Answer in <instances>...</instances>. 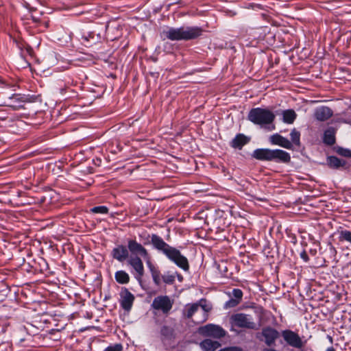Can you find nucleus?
<instances>
[{
    "label": "nucleus",
    "mask_w": 351,
    "mask_h": 351,
    "mask_svg": "<svg viewBox=\"0 0 351 351\" xmlns=\"http://www.w3.org/2000/svg\"><path fill=\"white\" fill-rule=\"evenodd\" d=\"M150 240L145 244H151L152 247L158 253L164 255L169 261L174 263L180 269L186 271L189 269V263L186 256L182 254L181 252L175 247L170 245L164 239L156 234H152L148 236Z\"/></svg>",
    "instance_id": "nucleus-1"
},
{
    "label": "nucleus",
    "mask_w": 351,
    "mask_h": 351,
    "mask_svg": "<svg viewBox=\"0 0 351 351\" xmlns=\"http://www.w3.org/2000/svg\"><path fill=\"white\" fill-rule=\"evenodd\" d=\"M203 29L198 26L167 27L162 32L163 40L171 41L191 40L198 38L203 34Z\"/></svg>",
    "instance_id": "nucleus-2"
},
{
    "label": "nucleus",
    "mask_w": 351,
    "mask_h": 351,
    "mask_svg": "<svg viewBox=\"0 0 351 351\" xmlns=\"http://www.w3.org/2000/svg\"><path fill=\"white\" fill-rule=\"evenodd\" d=\"M128 249L134 256L131 257L128 263L136 272V278L141 280L144 275V265L140 256L144 258H149L147 250L136 239L128 240Z\"/></svg>",
    "instance_id": "nucleus-3"
},
{
    "label": "nucleus",
    "mask_w": 351,
    "mask_h": 351,
    "mask_svg": "<svg viewBox=\"0 0 351 351\" xmlns=\"http://www.w3.org/2000/svg\"><path fill=\"white\" fill-rule=\"evenodd\" d=\"M252 156L261 161L288 164L291 162L290 154L280 149L258 148L253 151Z\"/></svg>",
    "instance_id": "nucleus-4"
},
{
    "label": "nucleus",
    "mask_w": 351,
    "mask_h": 351,
    "mask_svg": "<svg viewBox=\"0 0 351 351\" xmlns=\"http://www.w3.org/2000/svg\"><path fill=\"white\" fill-rule=\"evenodd\" d=\"M1 96H3V99L1 105L9 107L13 110L23 109L26 103H33L37 99V96L34 95L10 93L6 91L0 93Z\"/></svg>",
    "instance_id": "nucleus-5"
},
{
    "label": "nucleus",
    "mask_w": 351,
    "mask_h": 351,
    "mask_svg": "<svg viewBox=\"0 0 351 351\" xmlns=\"http://www.w3.org/2000/svg\"><path fill=\"white\" fill-rule=\"evenodd\" d=\"M275 114L267 108L260 107L252 108L247 114V120L261 126L271 124L275 119Z\"/></svg>",
    "instance_id": "nucleus-6"
},
{
    "label": "nucleus",
    "mask_w": 351,
    "mask_h": 351,
    "mask_svg": "<svg viewBox=\"0 0 351 351\" xmlns=\"http://www.w3.org/2000/svg\"><path fill=\"white\" fill-rule=\"evenodd\" d=\"M173 302L168 295H158L154 298L150 307L154 315L162 313L167 316L173 307Z\"/></svg>",
    "instance_id": "nucleus-7"
},
{
    "label": "nucleus",
    "mask_w": 351,
    "mask_h": 351,
    "mask_svg": "<svg viewBox=\"0 0 351 351\" xmlns=\"http://www.w3.org/2000/svg\"><path fill=\"white\" fill-rule=\"evenodd\" d=\"M280 332L275 328L267 326L257 332L255 335L256 339L264 343L267 346L271 347L276 345V340L279 338Z\"/></svg>",
    "instance_id": "nucleus-8"
},
{
    "label": "nucleus",
    "mask_w": 351,
    "mask_h": 351,
    "mask_svg": "<svg viewBox=\"0 0 351 351\" xmlns=\"http://www.w3.org/2000/svg\"><path fill=\"white\" fill-rule=\"evenodd\" d=\"M230 323L232 326L231 330H234V326L252 330L258 329L257 325L253 321L252 316L243 313H238L232 315L230 317Z\"/></svg>",
    "instance_id": "nucleus-9"
},
{
    "label": "nucleus",
    "mask_w": 351,
    "mask_h": 351,
    "mask_svg": "<svg viewBox=\"0 0 351 351\" xmlns=\"http://www.w3.org/2000/svg\"><path fill=\"white\" fill-rule=\"evenodd\" d=\"M280 335L285 342L290 347L298 349L300 351H306L304 349L306 340H303L298 332L290 329H285L281 330Z\"/></svg>",
    "instance_id": "nucleus-10"
},
{
    "label": "nucleus",
    "mask_w": 351,
    "mask_h": 351,
    "mask_svg": "<svg viewBox=\"0 0 351 351\" xmlns=\"http://www.w3.org/2000/svg\"><path fill=\"white\" fill-rule=\"evenodd\" d=\"M108 27V25H106L104 27L101 29L99 27H95L92 31H90L82 36V43L86 47H92L94 45L99 43L103 40L104 36L103 32L106 31Z\"/></svg>",
    "instance_id": "nucleus-11"
},
{
    "label": "nucleus",
    "mask_w": 351,
    "mask_h": 351,
    "mask_svg": "<svg viewBox=\"0 0 351 351\" xmlns=\"http://www.w3.org/2000/svg\"><path fill=\"white\" fill-rule=\"evenodd\" d=\"M199 332L204 337H210L216 339L224 337L227 332L220 326L208 324L199 328Z\"/></svg>",
    "instance_id": "nucleus-12"
},
{
    "label": "nucleus",
    "mask_w": 351,
    "mask_h": 351,
    "mask_svg": "<svg viewBox=\"0 0 351 351\" xmlns=\"http://www.w3.org/2000/svg\"><path fill=\"white\" fill-rule=\"evenodd\" d=\"M135 300L134 295L125 287L121 289L120 293V305L127 312H130L132 308Z\"/></svg>",
    "instance_id": "nucleus-13"
},
{
    "label": "nucleus",
    "mask_w": 351,
    "mask_h": 351,
    "mask_svg": "<svg viewBox=\"0 0 351 351\" xmlns=\"http://www.w3.org/2000/svg\"><path fill=\"white\" fill-rule=\"evenodd\" d=\"M227 294L230 298L224 303L223 308L225 309L234 308L241 302L243 296L241 289L234 288L232 292H228Z\"/></svg>",
    "instance_id": "nucleus-14"
},
{
    "label": "nucleus",
    "mask_w": 351,
    "mask_h": 351,
    "mask_svg": "<svg viewBox=\"0 0 351 351\" xmlns=\"http://www.w3.org/2000/svg\"><path fill=\"white\" fill-rule=\"evenodd\" d=\"M110 256L112 258L120 263L125 261L130 256L128 246L119 244L117 245L111 251Z\"/></svg>",
    "instance_id": "nucleus-15"
},
{
    "label": "nucleus",
    "mask_w": 351,
    "mask_h": 351,
    "mask_svg": "<svg viewBox=\"0 0 351 351\" xmlns=\"http://www.w3.org/2000/svg\"><path fill=\"white\" fill-rule=\"evenodd\" d=\"M269 142L271 145H278L287 149H293L291 142L278 133L270 136Z\"/></svg>",
    "instance_id": "nucleus-16"
},
{
    "label": "nucleus",
    "mask_w": 351,
    "mask_h": 351,
    "mask_svg": "<svg viewBox=\"0 0 351 351\" xmlns=\"http://www.w3.org/2000/svg\"><path fill=\"white\" fill-rule=\"evenodd\" d=\"M251 141V138L242 133L237 134L234 138L230 142V146L234 149H242V148Z\"/></svg>",
    "instance_id": "nucleus-17"
},
{
    "label": "nucleus",
    "mask_w": 351,
    "mask_h": 351,
    "mask_svg": "<svg viewBox=\"0 0 351 351\" xmlns=\"http://www.w3.org/2000/svg\"><path fill=\"white\" fill-rule=\"evenodd\" d=\"M333 112L328 106H320L315 110L314 117L319 121H325L332 117Z\"/></svg>",
    "instance_id": "nucleus-18"
},
{
    "label": "nucleus",
    "mask_w": 351,
    "mask_h": 351,
    "mask_svg": "<svg viewBox=\"0 0 351 351\" xmlns=\"http://www.w3.org/2000/svg\"><path fill=\"white\" fill-rule=\"evenodd\" d=\"M57 88L61 95H64L71 86L74 85L73 80L69 75L64 76L63 79H59L57 81Z\"/></svg>",
    "instance_id": "nucleus-19"
},
{
    "label": "nucleus",
    "mask_w": 351,
    "mask_h": 351,
    "mask_svg": "<svg viewBox=\"0 0 351 351\" xmlns=\"http://www.w3.org/2000/svg\"><path fill=\"white\" fill-rule=\"evenodd\" d=\"M336 129L333 127L328 128L324 132L323 143L328 146H332L336 143Z\"/></svg>",
    "instance_id": "nucleus-20"
},
{
    "label": "nucleus",
    "mask_w": 351,
    "mask_h": 351,
    "mask_svg": "<svg viewBox=\"0 0 351 351\" xmlns=\"http://www.w3.org/2000/svg\"><path fill=\"white\" fill-rule=\"evenodd\" d=\"M327 165L330 169H338L341 167H346L347 162L335 156H329L326 158Z\"/></svg>",
    "instance_id": "nucleus-21"
},
{
    "label": "nucleus",
    "mask_w": 351,
    "mask_h": 351,
    "mask_svg": "<svg viewBox=\"0 0 351 351\" xmlns=\"http://www.w3.org/2000/svg\"><path fill=\"white\" fill-rule=\"evenodd\" d=\"M147 266L151 273L154 283L156 286H160L161 284L162 278L160 271L149 261H147Z\"/></svg>",
    "instance_id": "nucleus-22"
},
{
    "label": "nucleus",
    "mask_w": 351,
    "mask_h": 351,
    "mask_svg": "<svg viewBox=\"0 0 351 351\" xmlns=\"http://www.w3.org/2000/svg\"><path fill=\"white\" fill-rule=\"evenodd\" d=\"M201 348L204 351H215L221 346L220 343L210 339L203 340L199 344Z\"/></svg>",
    "instance_id": "nucleus-23"
},
{
    "label": "nucleus",
    "mask_w": 351,
    "mask_h": 351,
    "mask_svg": "<svg viewBox=\"0 0 351 351\" xmlns=\"http://www.w3.org/2000/svg\"><path fill=\"white\" fill-rule=\"evenodd\" d=\"M160 334L162 341L171 340L174 337V330L169 326L164 325L160 328Z\"/></svg>",
    "instance_id": "nucleus-24"
},
{
    "label": "nucleus",
    "mask_w": 351,
    "mask_h": 351,
    "mask_svg": "<svg viewBox=\"0 0 351 351\" xmlns=\"http://www.w3.org/2000/svg\"><path fill=\"white\" fill-rule=\"evenodd\" d=\"M114 278L117 283L120 285H125L129 283L130 277L129 274L124 270H119L114 274Z\"/></svg>",
    "instance_id": "nucleus-25"
},
{
    "label": "nucleus",
    "mask_w": 351,
    "mask_h": 351,
    "mask_svg": "<svg viewBox=\"0 0 351 351\" xmlns=\"http://www.w3.org/2000/svg\"><path fill=\"white\" fill-rule=\"evenodd\" d=\"M14 337L19 343H23L27 337H30V335L28 334L24 326H19L14 332Z\"/></svg>",
    "instance_id": "nucleus-26"
},
{
    "label": "nucleus",
    "mask_w": 351,
    "mask_h": 351,
    "mask_svg": "<svg viewBox=\"0 0 351 351\" xmlns=\"http://www.w3.org/2000/svg\"><path fill=\"white\" fill-rule=\"evenodd\" d=\"M297 118L296 112L292 109L282 111V121L287 124H292Z\"/></svg>",
    "instance_id": "nucleus-27"
},
{
    "label": "nucleus",
    "mask_w": 351,
    "mask_h": 351,
    "mask_svg": "<svg viewBox=\"0 0 351 351\" xmlns=\"http://www.w3.org/2000/svg\"><path fill=\"white\" fill-rule=\"evenodd\" d=\"M199 304L193 303L192 304H188L183 312L184 316L188 319H190L193 315L199 310Z\"/></svg>",
    "instance_id": "nucleus-28"
},
{
    "label": "nucleus",
    "mask_w": 351,
    "mask_h": 351,
    "mask_svg": "<svg viewBox=\"0 0 351 351\" xmlns=\"http://www.w3.org/2000/svg\"><path fill=\"white\" fill-rule=\"evenodd\" d=\"M338 239L340 242H348L351 244V231L341 230L338 231Z\"/></svg>",
    "instance_id": "nucleus-29"
},
{
    "label": "nucleus",
    "mask_w": 351,
    "mask_h": 351,
    "mask_svg": "<svg viewBox=\"0 0 351 351\" xmlns=\"http://www.w3.org/2000/svg\"><path fill=\"white\" fill-rule=\"evenodd\" d=\"M291 142L295 145H300V132L296 130V129H293L290 133Z\"/></svg>",
    "instance_id": "nucleus-30"
},
{
    "label": "nucleus",
    "mask_w": 351,
    "mask_h": 351,
    "mask_svg": "<svg viewBox=\"0 0 351 351\" xmlns=\"http://www.w3.org/2000/svg\"><path fill=\"white\" fill-rule=\"evenodd\" d=\"M335 150L340 156L347 158L351 157V150L349 149L343 148L341 147H335Z\"/></svg>",
    "instance_id": "nucleus-31"
},
{
    "label": "nucleus",
    "mask_w": 351,
    "mask_h": 351,
    "mask_svg": "<svg viewBox=\"0 0 351 351\" xmlns=\"http://www.w3.org/2000/svg\"><path fill=\"white\" fill-rule=\"evenodd\" d=\"M123 346L121 343H112L110 344L103 351H123Z\"/></svg>",
    "instance_id": "nucleus-32"
},
{
    "label": "nucleus",
    "mask_w": 351,
    "mask_h": 351,
    "mask_svg": "<svg viewBox=\"0 0 351 351\" xmlns=\"http://www.w3.org/2000/svg\"><path fill=\"white\" fill-rule=\"evenodd\" d=\"M90 210L93 213L107 214L109 209L106 206H98L92 208Z\"/></svg>",
    "instance_id": "nucleus-33"
},
{
    "label": "nucleus",
    "mask_w": 351,
    "mask_h": 351,
    "mask_svg": "<svg viewBox=\"0 0 351 351\" xmlns=\"http://www.w3.org/2000/svg\"><path fill=\"white\" fill-rule=\"evenodd\" d=\"M162 279L165 284L172 285L175 282V276L171 274H165L162 276Z\"/></svg>",
    "instance_id": "nucleus-34"
},
{
    "label": "nucleus",
    "mask_w": 351,
    "mask_h": 351,
    "mask_svg": "<svg viewBox=\"0 0 351 351\" xmlns=\"http://www.w3.org/2000/svg\"><path fill=\"white\" fill-rule=\"evenodd\" d=\"M0 351H12V346L9 341L0 342Z\"/></svg>",
    "instance_id": "nucleus-35"
},
{
    "label": "nucleus",
    "mask_w": 351,
    "mask_h": 351,
    "mask_svg": "<svg viewBox=\"0 0 351 351\" xmlns=\"http://www.w3.org/2000/svg\"><path fill=\"white\" fill-rule=\"evenodd\" d=\"M219 351H243V350L237 346H230L221 349Z\"/></svg>",
    "instance_id": "nucleus-36"
},
{
    "label": "nucleus",
    "mask_w": 351,
    "mask_h": 351,
    "mask_svg": "<svg viewBox=\"0 0 351 351\" xmlns=\"http://www.w3.org/2000/svg\"><path fill=\"white\" fill-rule=\"evenodd\" d=\"M8 289V286L1 281L0 284V293L3 292Z\"/></svg>",
    "instance_id": "nucleus-37"
},
{
    "label": "nucleus",
    "mask_w": 351,
    "mask_h": 351,
    "mask_svg": "<svg viewBox=\"0 0 351 351\" xmlns=\"http://www.w3.org/2000/svg\"><path fill=\"white\" fill-rule=\"evenodd\" d=\"M300 256L306 262H307L309 259L307 254L304 251L301 253Z\"/></svg>",
    "instance_id": "nucleus-38"
},
{
    "label": "nucleus",
    "mask_w": 351,
    "mask_h": 351,
    "mask_svg": "<svg viewBox=\"0 0 351 351\" xmlns=\"http://www.w3.org/2000/svg\"><path fill=\"white\" fill-rule=\"evenodd\" d=\"M16 87V85L15 84H12V85H9V84H5V87L4 88L6 90L9 88H12V90H15L16 89L14 88Z\"/></svg>",
    "instance_id": "nucleus-39"
},
{
    "label": "nucleus",
    "mask_w": 351,
    "mask_h": 351,
    "mask_svg": "<svg viewBox=\"0 0 351 351\" xmlns=\"http://www.w3.org/2000/svg\"><path fill=\"white\" fill-rule=\"evenodd\" d=\"M26 49L29 53H31L33 51L32 48L29 45L27 47Z\"/></svg>",
    "instance_id": "nucleus-40"
},
{
    "label": "nucleus",
    "mask_w": 351,
    "mask_h": 351,
    "mask_svg": "<svg viewBox=\"0 0 351 351\" xmlns=\"http://www.w3.org/2000/svg\"><path fill=\"white\" fill-rule=\"evenodd\" d=\"M326 351H336L335 349L332 347V346H330V347H328Z\"/></svg>",
    "instance_id": "nucleus-41"
},
{
    "label": "nucleus",
    "mask_w": 351,
    "mask_h": 351,
    "mask_svg": "<svg viewBox=\"0 0 351 351\" xmlns=\"http://www.w3.org/2000/svg\"><path fill=\"white\" fill-rule=\"evenodd\" d=\"M150 75L152 76V77H157L158 76V73H150Z\"/></svg>",
    "instance_id": "nucleus-42"
},
{
    "label": "nucleus",
    "mask_w": 351,
    "mask_h": 351,
    "mask_svg": "<svg viewBox=\"0 0 351 351\" xmlns=\"http://www.w3.org/2000/svg\"><path fill=\"white\" fill-rule=\"evenodd\" d=\"M32 19H33V21L34 22H37L38 21V20L36 19H35L34 16H32Z\"/></svg>",
    "instance_id": "nucleus-43"
},
{
    "label": "nucleus",
    "mask_w": 351,
    "mask_h": 351,
    "mask_svg": "<svg viewBox=\"0 0 351 351\" xmlns=\"http://www.w3.org/2000/svg\"><path fill=\"white\" fill-rule=\"evenodd\" d=\"M1 106H3L1 105V103H0V107H1Z\"/></svg>",
    "instance_id": "nucleus-44"
}]
</instances>
